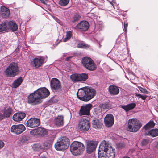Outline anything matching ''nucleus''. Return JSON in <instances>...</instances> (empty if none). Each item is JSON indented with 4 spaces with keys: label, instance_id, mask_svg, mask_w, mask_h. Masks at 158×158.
Here are the masks:
<instances>
[{
    "label": "nucleus",
    "instance_id": "obj_20",
    "mask_svg": "<svg viewBox=\"0 0 158 158\" xmlns=\"http://www.w3.org/2000/svg\"><path fill=\"white\" fill-rule=\"evenodd\" d=\"M0 14L3 18H6L9 16L10 11L8 8L2 6L1 7Z\"/></svg>",
    "mask_w": 158,
    "mask_h": 158
},
{
    "label": "nucleus",
    "instance_id": "obj_41",
    "mask_svg": "<svg viewBox=\"0 0 158 158\" xmlns=\"http://www.w3.org/2000/svg\"><path fill=\"white\" fill-rule=\"evenodd\" d=\"M138 88L140 91L142 93H146L148 92L146 89H144L141 87H139Z\"/></svg>",
    "mask_w": 158,
    "mask_h": 158
},
{
    "label": "nucleus",
    "instance_id": "obj_19",
    "mask_svg": "<svg viewBox=\"0 0 158 158\" xmlns=\"http://www.w3.org/2000/svg\"><path fill=\"white\" fill-rule=\"evenodd\" d=\"M26 114L23 112H18L15 113L13 116V119L15 121L22 120L25 117Z\"/></svg>",
    "mask_w": 158,
    "mask_h": 158
},
{
    "label": "nucleus",
    "instance_id": "obj_22",
    "mask_svg": "<svg viewBox=\"0 0 158 158\" xmlns=\"http://www.w3.org/2000/svg\"><path fill=\"white\" fill-rule=\"evenodd\" d=\"M93 127L95 129H99L102 126V122L101 120L94 118L92 122Z\"/></svg>",
    "mask_w": 158,
    "mask_h": 158
},
{
    "label": "nucleus",
    "instance_id": "obj_4",
    "mask_svg": "<svg viewBox=\"0 0 158 158\" xmlns=\"http://www.w3.org/2000/svg\"><path fill=\"white\" fill-rule=\"evenodd\" d=\"M85 150V146L81 142L75 141L71 144L70 150L72 154L75 156L79 155L82 153Z\"/></svg>",
    "mask_w": 158,
    "mask_h": 158
},
{
    "label": "nucleus",
    "instance_id": "obj_5",
    "mask_svg": "<svg viewBox=\"0 0 158 158\" xmlns=\"http://www.w3.org/2000/svg\"><path fill=\"white\" fill-rule=\"evenodd\" d=\"M142 125L139 121L134 119H130L128 121V127L127 129L128 131L135 132Z\"/></svg>",
    "mask_w": 158,
    "mask_h": 158
},
{
    "label": "nucleus",
    "instance_id": "obj_44",
    "mask_svg": "<svg viewBox=\"0 0 158 158\" xmlns=\"http://www.w3.org/2000/svg\"><path fill=\"white\" fill-rule=\"evenodd\" d=\"M147 96H140V98H141L142 100H144L146 99Z\"/></svg>",
    "mask_w": 158,
    "mask_h": 158
},
{
    "label": "nucleus",
    "instance_id": "obj_46",
    "mask_svg": "<svg viewBox=\"0 0 158 158\" xmlns=\"http://www.w3.org/2000/svg\"><path fill=\"white\" fill-rule=\"evenodd\" d=\"M135 95L137 97H138L139 98H140V96L141 95L140 94H137V93L135 94Z\"/></svg>",
    "mask_w": 158,
    "mask_h": 158
},
{
    "label": "nucleus",
    "instance_id": "obj_29",
    "mask_svg": "<svg viewBox=\"0 0 158 158\" xmlns=\"http://www.w3.org/2000/svg\"><path fill=\"white\" fill-rule=\"evenodd\" d=\"M72 81L73 82H77L80 81V74L74 73L71 75L70 77Z\"/></svg>",
    "mask_w": 158,
    "mask_h": 158
},
{
    "label": "nucleus",
    "instance_id": "obj_27",
    "mask_svg": "<svg viewBox=\"0 0 158 158\" xmlns=\"http://www.w3.org/2000/svg\"><path fill=\"white\" fill-rule=\"evenodd\" d=\"M23 81V79L22 77H19L15 80L12 84L13 87L16 88L20 85Z\"/></svg>",
    "mask_w": 158,
    "mask_h": 158
},
{
    "label": "nucleus",
    "instance_id": "obj_49",
    "mask_svg": "<svg viewBox=\"0 0 158 158\" xmlns=\"http://www.w3.org/2000/svg\"><path fill=\"white\" fill-rule=\"evenodd\" d=\"M122 158H130L129 157H127V156H124Z\"/></svg>",
    "mask_w": 158,
    "mask_h": 158
},
{
    "label": "nucleus",
    "instance_id": "obj_10",
    "mask_svg": "<svg viewBox=\"0 0 158 158\" xmlns=\"http://www.w3.org/2000/svg\"><path fill=\"white\" fill-rule=\"evenodd\" d=\"M92 107V105L91 104L82 106L79 111V115L81 116L84 115H89L90 110Z\"/></svg>",
    "mask_w": 158,
    "mask_h": 158
},
{
    "label": "nucleus",
    "instance_id": "obj_17",
    "mask_svg": "<svg viewBox=\"0 0 158 158\" xmlns=\"http://www.w3.org/2000/svg\"><path fill=\"white\" fill-rule=\"evenodd\" d=\"M89 24L88 22L85 21H82L78 23L75 27L80 29L82 31H86L89 27Z\"/></svg>",
    "mask_w": 158,
    "mask_h": 158
},
{
    "label": "nucleus",
    "instance_id": "obj_28",
    "mask_svg": "<svg viewBox=\"0 0 158 158\" xmlns=\"http://www.w3.org/2000/svg\"><path fill=\"white\" fill-rule=\"evenodd\" d=\"M12 111V109L10 107L5 109L3 111V114L4 116V118L5 117L6 118L9 117L11 114Z\"/></svg>",
    "mask_w": 158,
    "mask_h": 158
},
{
    "label": "nucleus",
    "instance_id": "obj_34",
    "mask_svg": "<svg viewBox=\"0 0 158 158\" xmlns=\"http://www.w3.org/2000/svg\"><path fill=\"white\" fill-rule=\"evenodd\" d=\"M69 0H59V4L61 6H65L69 3Z\"/></svg>",
    "mask_w": 158,
    "mask_h": 158
},
{
    "label": "nucleus",
    "instance_id": "obj_30",
    "mask_svg": "<svg viewBox=\"0 0 158 158\" xmlns=\"http://www.w3.org/2000/svg\"><path fill=\"white\" fill-rule=\"evenodd\" d=\"M155 125V123L153 121H149L144 127V128L145 129V131H148V129L153 127Z\"/></svg>",
    "mask_w": 158,
    "mask_h": 158
},
{
    "label": "nucleus",
    "instance_id": "obj_7",
    "mask_svg": "<svg viewBox=\"0 0 158 158\" xmlns=\"http://www.w3.org/2000/svg\"><path fill=\"white\" fill-rule=\"evenodd\" d=\"M69 144V139L66 137H64L62 138L60 141L56 143L55 147L57 150H64L68 148Z\"/></svg>",
    "mask_w": 158,
    "mask_h": 158
},
{
    "label": "nucleus",
    "instance_id": "obj_18",
    "mask_svg": "<svg viewBox=\"0 0 158 158\" xmlns=\"http://www.w3.org/2000/svg\"><path fill=\"white\" fill-rule=\"evenodd\" d=\"M97 144L93 141H90L87 143L86 151L87 153H90L95 149Z\"/></svg>",
    "mask_w": 158,
    "mask_h": 158
},
{
    "label": "nucleus",
    "instance_id": "obj_39",
    "mask_svg": "<svg viewBox=\"0 0 158 158\" xmlns=\"http://www.w3.org/2000/svg\"><path fill=\"white\" fill-rule=\"evenodd\" d=\"M117 147L119 149L123 148L125 147V145L122 143H118L116 144Z\"/></svg>",
    "mask_w": 158,
    "mask_h": 158
},
{
    "label": "nucleus",
    "instance_id": "obj_6",
    "mask_svg": "<svg viewBox=\"0 0 158 158\" xmlns=\"http://www.w3.org/2000/svg\"><path fill=\"white\" fill-rule=\"evenodd\" d=\"M19 67L17 63H12L6 68L5 71L6 75L8 77H14L17 75L19 73Z\"/></svg>",
    "mask_w": 158,
    "mask_h": 158
},
{
    "label": "nucleus",
    "instance_id": "obj_40",
    "mask_svg": "<svg viewBox=\"0 0 158 158\" xmlns=\"http://www.w3.org/2000/svg\"><path fill=\"white\" fill-rule=\"evenodd\" d=\"M149 143V140L147 139H144L141 142L142 145H145Z\"/></svg>",
    "mask_w": 158,
    "mask_h": 158
},
{
    "label": "nucleus",
    "instance_id": "obj_21",
    "mask_svg": "<svg viewBox=\"0 0 158 158\" xmlns=\"http://www.w3.org/2000/svg\"><path fill=\"white\" fill-rule=\"evenodd\" d=\"M7 23L8 29H10L13 31H16L17 30V25L15 21H9L8 22L7 21Z\"/></svg>",
    "mask_w": 158,
    "mask_h": 158
},
{
    "label": "nucleus",
    "instance_id": "obj_16",
    "mask_svg": "<svg viewBox=\"0 0 158 158\" xmlns=\"http://www.w3.org/2000/svg\"><path fill=\"white\" fill-rule=\"evenodd\" d=\"M47 131L46 129L41 127H38L37 129H34L30 131V134L32 135H40L43 136L46 134Z\"/></svg>",
    "mask_w": 158,
    "mask_h": 158
},
{
    "label": "nucleus",
    "instance_id": "obj_23",
    "mask_svg": "<svg viewBox=\"0 0 158 158\" xmlns=\"http://www.w3.org/2000/svg\"><path fill=\"white\" fill-rule=\"evenodd\" d=\"M109 91L111 94L113 95H117L119 92V89L114 85H110L109 88Z\"/></svg>",
    "mask_w": 158,
    "mask_h": 158
},
{
    "label": "nucleus",
    "instance_id": "obj_50",
    "mask_svg": "<svg viewBox=\"0 0 158 158\" xmlns=\"http://www.w3.org/2000/svg\"><path fill=\"white\" fill-rule=\"evenodd\" d=\"M156 147L158 148V142L157 143V145L156 146Z\"/></svg>",
    "mask_w": 158,
    "mask_h": 158
},
{
    "label": "nucleus",
    "instance_id": "obj_13",
    "mask_svg": "<svg viewBox=\"0 0 158 158\" xmlns=\"http://www.w3.org/2000/svg\"><path fill=\"white\" fill-rule=\"evenodd\" d=\"M27 127H38L40 124V121L36 118H31L27 122Z\"/></svg>",
    "mask_w": 158,
    "mask_h": 158
},
{
    "label": "nucleus",
    "instance_id": "obj_45",
    "mask_svg": "<svg viewBox=\"0 0 158 158\" xmlns=\"http://www.w3.org/2000/svg\"><path fill=\"white\" fill-rule=\"evenodd\" d=\"M4 118V116L2 113H0V120Z\"/></svg>",
    "mask_w": 158,
    "mask_h": 158
},
{
    "label": "nucleus",
    "instance_id": "obj_38",
    "mask_svg": "<svg viewBox=\"0 0 158 158\" xmlns=\"http://www.w3.org/2000/svg\"><path fill=\"white\" fill-rule=\"evenodd\" d=\"M110 104L108 103H105L102 104V107L103 109H107L110 108Z\"/></svg>",
    "mask_w": 158,
    "mask_h": 158
},
{
    "label": "nucleus",
    "instance_id": "obj_26",
    "mask_svg": "<svg viewBox=\"0 0 158 158\" xmlns=\"http://www.w3.org/2000/svg\"><path fill=\"white\" fill-rule=\"evenodd\" d=\"M136 104L134 103H132L125 106H121V107L124 109L126 111H128L134 108Z\"/></svg>",
    "mask_w": 158,
    "mask_h": 158
},
{
    "label": "nucleus",
    "instance_id": "obj_42",
    "mask_svg": "<svg viewBox=\"0 0 158 158\" xmlns=\"http://www.w3.org/2000/svg\"><path fill=\"white\" fill-rule=\"evenodd\" d=\"M128 24L127 23H124V29L125 30V32H126L127 31V27Z\"/></svg>",
    "mask_w": 158,
    "mask_h": 158
},
{
    "label": "nucleus",
    "instance_id": "obj_25",
    "mask_svg": "<svg viewBox=\"0 0 158 158\" xmlns=\"http://www.w3.org/2000/svg\"><path fill=\"white\" fill-rule=\"evenodd\" d=\"M145 135H149L153 137L158 135V129H155L151 130L150 131H145Z\"/></svg>",
    "mask_w": 158,
    "mask_h": 158
},
{
    "label": "nucleus",
    "instance_id": "obj_1",
    "mask_svg": "<svg viewBox=\"0 0 158 158\" xmlns=\"http://www.w3.org/2000/svg\"><path fill=\"white\" fill-rule=\"evenodd\" d=\"M49 94V91L46 88H39L28 96L27 103L32 105L38 104L42 102V99L48 97Z\"/></svg>",
    "mask_w": 158,
    "mask_h": 158
},
{
    "label": "nucleus",
    "instance_id": "obj_32",
    "mask_svg": "<svg viewBox=\"0 0 158 158\" xmlns=\"http://www.w3.org/2000/svg\"><path fill=\"white\" fill-rule=\"evenodd\" d=\"M72 33L73 32L71 31H67L66 37L63 40V42H66L69 40L71 38Z\"/></svg>",
    "mask_w": 158,
    "mask_h": 158
},
{
    "label": "nucleus",
    "instance_id": "obj_14",
    "mask_svg": "<svg viewBox=\"0 0 158 158\" xmlns=\"http://www.w3.org/2000/svg\"><path fill=\"white\" fill-rule=\"evenodd\" d=\"M114 118L111 114H108L105 117L104 122L107 127H110L114 124Z\"/></svg>",
    "mask_w": 158,
    "mask_h": 158
},
{
    "label": "nucleus",
    "instance_id": "obj_31",
    "mask_svg": "<svg viewBox=\"0 0 158 158\" xmlns=\"http://www.w3.org/2000/svg\"><path fill=\"white\" fill-rule=\"evenodd\" d=\"M7 21L3 22L0 24V32L5 31L7 29Z\"/></svg>",
    "mask_w": 158,
    "mask_h": 158
},
{
    "label": "nucleus",
    "instance_id": "obj_11",
    "mask_svg": "<svg viewBox=\"0 0 158 158\" xmlns=\"http://www.w3.org/2000/svg\"><path fill=\"white\" fill-rule=\"evenodd\" d=\"M50 85L52 90L53 92L57 91L60 90L61 88L60 82L56 78H53L52 79Z\"/></svg>",
    "mask_w": 158,
    "mask_h": 158
},
{
    "label": "nucleus",
    "instance_id": "obj_15",
    "mask_svg": "<svg viewBox=\"0 0 158 158\" xmlns=\"http://www.w3.org/2000/svg\"><path fill=\"white\" fill-rule=\"evenodd\" d=\"M44 57L42 56L35 58L31 62L32 64L36 68H39L44 63Z\"/></svg>",
    "mask_w": 158,
    "mask_h": 158
},
{
    "label": "nucleus",
    "instance_id": "obj_24",
    "mask_svg": "<svg viewBox=\"0 0 158 158\" xmlns=\"http://www.w3.org/2000/svg\"><path fill=\"white\" fill-rule=\"evenodd\" d=\"M63 117L62 115H58L55 119V123L58 126H62L64 123Z\"/></svg>",
    "mask_w": 158,
    "mask_h": 158
},
{
    "label": "nucleus",
    "instance_id": "obj_9",
    "mask_svg": "<svg viewBox=\"0 0 158 158\" xmlns=\"http://www.w3.org/2000/svg\"><path fill=\"white\" fill-rule=\"evenodd\" d=\"M90 126L89 120L83 118L79 120L78 127L81 131L85 132L87 131L89 129Z\"/></svg>",
    "mask_w": 158,
    "mask_h": 158
},
{
    "label": "nucleus",
    "instance_id": "obj_48",
    "mask_svg": "<svg viewBox=\"0 0 158 158\" xmlns=\"http://www.w3.org/2000/svg\"><path fill=\"white\" fill-rule=\"evenodd\" d=\"M40 158H46L45 156H41L40 157Z\"/></svg>",
    "mask_w": 158,
    "mask_h": 158
},
{
    "label": "nucleus",
    "instance_id": "obj_2",
    "mask_svg": "<svg viewBox=\"0 0 158 158\" xmlns=\"http://www.w3.org/2000/svg\"><path fill=\"white\" fill-rule=\"evenodd\" d=\"M115 154V149L110 143L106 142L101 143L98 150V158H114Z\"/></svg>",
    "mask_w": 158,
    "mask_h": 158
},
{
    "label": "nucleus",
    "instance_id": "obj_8",
    "mask_svg": "<svg viewBox=\"0 0 158 158\" xmlns=\"http://www.w3.org/2000/svg\"><path fill=\"white\" fill-rule=\"evenodd\" d=\"M82 63L84 67L89 70L93 71L96 69V65L93 60L89 57H85L83 58Z\"/></svg>",
    "mask_w": 158,
    "mask_h": 158
},
{
    "label": "nucleus",
    "instance_id": "obj_47",
    "mask_svg": "<svg viewBox=\"0 0 158 158\" xmlns=\"http://www.w3.org/2000/svg\"><path fill=\"white\" fill-rule=\"evenodd\" d=\"M43 3H45L46 0H40Z\"/></svg>",
    "mask_w": 158,
    "mask_h": 158
},
{
    "label": "nucleus",
    "instance_id": "obj_37",
    "mask_svg": "<svg viewBox=\"0 0 158 158\" xmlns=\"http://www.w3.org/2000/svg\"><path fill=\"white\" fill-rule=\"evenodd\" d=\"M32 148L34 151H39L41 148L40 144H35L33 146Z\"/></svg>",
    "mask_w": 158,
    "mask_h": 158
},
{
    "label": "nucleus",
    "instance_id": "obj_12",
    "mask_svg": "<svg viewBox=\"0 0 158 158\" xmlns=\"http://www.w3.org/2000/svg\"><path fill=\"white\" fill-rule=\"evenodd\" d=\"M25 127L22 124L13 125L11 128V131L16 134L21 133L25 130Z\"/></svg>",
    "mask_w": 158,
    "mask_h": 158
},
{
    "label": "nucleus",
    "instance_id": "obj_35",
    "mask_svg": "<svg viewBox=\"0 0 158 158\" xmlns=\"http://www.w3.org/2000/svg\"><path fill=\"white\" fill-rule=\"evenodd\" d=\"M81 16L78 14H76L73 17V19L72 22L73 23L78 21L80 19Z\"/></svg>",
    "mask_w": 158,
    "mask_h": 158
},
{
    "label": "nucleus",
    "instance_id": "obj_43",
    "mask_svg": "<svg viewBox=\"0 0 158 158\" xmlns=\"http://www.w3.org/2000/svg\"><path fill=\"white\" fill-rule=\"evenodd\" d=\"M4 145V142L2 141H0V149L2 148Z\"/></svg>",
    "mask_w": 158,
    "mask_h": 158
},
{
    "label": "nucleus",
    "instance_id": "obj_33",
    "mask_svg": "<svg viewBox=\"0 0 158 158\" xmlns=\"http://www.w3.org/2000/svg\"><path fill=\"white\" fill-rule=\"evenodd\" d=\"M88 78V74L85 73H82L80 74V81H85Z\"/></svg>",
    "mask_w": 158,
    "mask_h": 158
},
{
    "label": "nucleus",
    "instance_id": "obj_36",
    "mask_svg": "<svg viewBox=\"0 0 158 158\" xmlns=\"http://www.w3.org/2000/svg\"><path fill=\"white\" fill-rule=\"evenodd\" d=\"M89 46L88 45H86L83 43H80L77 44V47L79 48H89Z\"/></svg>",
    "mask_w": 158,
    "mask_h": 158
},
{
    "label": "nucleus",
    "instance_id": "obj_3",
    "mask_svg": "<svg viewBox=\"0 0 158 158\" xmlns=\"http://www.w3.org/2000/svg\"><path fill=\"white\" fill-rule=\"evenodd\" d=\"M96 94V91L94 89L87 87L80 89L77 93L78 98L85 102L91 99Z\"/></svg>",
    "mask_w": 158,
    "mask_h": 158
}]
</instances>
